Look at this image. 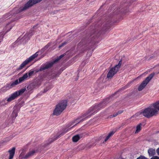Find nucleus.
Listing matches in <instances>:
<instances>
[{
	"label": "nucleus",
	"mask_w": 159,
	"mask_h": 159,
	"mask_svg": "<svg viewBox=\"0 0 159 159\" xmlns=\"http://www.w3.org/2000/svg\"><path fill=\"white\" fill-rule=\"evenodd\" d=\"M19 18H15V20H17L18 19H19Z\"/></svg>",
	"instance_id": "nucleus-37"
},
{
	"label": "nucleus",
	"mask_w": 159,
	"mask_h": 159,
	"mask_svg": "<svg viewBox=\"0 0 159 159\" xmlns=\"http://www.w3.org/2000/svg\"><path fill=\"white\" fill-rule=\"evenodd\" d=\"M126 88H127L128 86L127 85H126Z\"/></svg>",
	"instance_id": "nucleus-39"
},
{
	"label": "nucleus",
	"mask_w": 159,
	"mask_h": 159,
	"mask_svg": "<svg viewBox=\"0 0 159 159\" xmlns=\"http://www.w3.org/2000/svg\"><path fill=\"white\" fill-rule=\"evenodd\" d=\"M156 109L159 111V101L154 103Z\"/></svg>",
	"instance_id": "nucleus-24"
},
{
	"label": "nucleus",
	"mask_w": 159,
	"mask_h": 159,
	"mask_svg": "<svg viewBox=\"0 0 159 159\" xmlns=\"http://www.w3.org/2000/svg\"><path fill=\"white\" fill-rule=\"evenodd\" d=\"M12 28V27H10V28L8 30H7V31L6 32V33H7L8 32L10 31V30Z\"/></svg>",
	"instance_id": "nucleus-35"
},
{
	"label": "nucleus",
	"mask_w": 159,
	"mask_h": 159,
	"mask_svg": "<svg viewBox=\"0 0 159 159\" xmlns=\"http://www.w3.org/2000/svg\"><path fill=\"white\" fill-rule=\"evenodd\" d=\"M15 148L13 147L11 149L9 150L8 152L9 153V156L8 159H12L15 154Z\"/></svg>",
	"instance_id": "nucleus-13"
},
{
	"label": "nucleus",
	"mask_w": 159,
	"mask_h": 159,
	"mask_svg": "<svg viewBox=\"0 0 159 159\" xmlns=\"http://www.w3.org/2000/svg\"><path fill=\"white\" fill-rule=\"evenodd\" d=\"M42 0H30L27 2L23 7L20 8L19 12L28 9L29 7L33 6L34 5L40 2Z\"/></svg>",
	"instance_id": "nucleus-9"
},
{
	"label": "nucleus",
	"mask_w": 159,
	"mask_h": 159,
	"mask_svg": "<svg viewBox=\"0 0 159 159\" xmlns=\"http://www.w3.org/2000/svg\"><path fill=\"white\" fill-rule=\"evenodd\" d=\"M137 159H147L144 157H139Z\"/></svg>",
	"instance_id": "nucleus-32"
},
{
	"label": "nucleus",
	"mask_w": 159,
	"mask_h": 159,
	"mask_svg": "<svg viewBox=\"0 0 159 159\" xmlns=\"http://www.w3.org/2000/svg\"><path fill=\"white\" fill-rule=\"evenodd\" d=\"M57 138H58V137H57V138H56L55 137V138H54L53 139H50V140H49V143H48L47 144H45V146H47L48 145L51 143H52V142H53L55 140H56L57 139Z\"/></svg>",
	"instance_id": "nucleus-26"
},
{
	"label": "nucleus",
	"mask_w": 159,
	"mask_h": 159,
	"mask_svg": "<svg viewBox=\"0 0 159 159\" xmlns=\"http://www.w3.org/2000/svg\"><path fill=\"white\" fill-rule=\"evenodd\" d=\"M10 24H7V25L6 26V28H7L8 27H10Z\"/></svg>",
	"instance_id": "nucleus-34"
},
{
	"label": "nucleus",
	"mask_w": 159,
	"mask_h": 159,
	"mask_svg": "<svg viewBox=\"0 0 159 159\" xmlns=\"http://www.w3.org/2000/svg\"><path fill=\"white\" fill-rule=\"evenodd\" d=\"M34 73V69H32L31 70H30L28 73V76L29 77H30L32 76V75Z\"/></svg>",
	"instance_id": "nucleus-23"
},
{
	"label": "nucleus",
	"mask_w": 159,
	"mask_h": 159,
	"mask_svg": "<svg viewBox=\"0 0 159 159\" xmlns=\"http://www.w3.org/2000/svg\"><path fill=\"white\" fill-rule=\"evenodd\" d=\"M114 132L112 131L110 132L108 134V135L107 136L106 138L104 140V142H106L109 139V138L114 134Z\"/></svg>",
	"instance_id": "nucleus-19"
},
{
	"label": "nucleus",
	"mask_w": 159,
	"mask_h": 159,
	"mask_svg": "<svg viewBox=\"0 0 159 159\" xmlns=\"http://www.w3.org/2000/svg\"><path fill=\"white\" fill-rule=\"evenodd\" d=\"M6 99L3 100L2 101L0 102V106H4L5 105H6L7 104V103L8 102L7 101V103H6Z\"/></svg>",
	"instance_id": "nucleus-25"
},
{
	"label": "nucleus",
	"mask_w": 159,
	"mask_h": 159,
	"mask_svg": "<svg viewBox=\"0 0 159 159\" xmlns=\"http://www.w3.org/2000/svg\"><path fill=\"white\" fill-rule=\"evenodd\" d=\"M151 159H159V157L157 156L152 157Z\"/></svg>",
	"instance_id": "nucleus-30"
},
{
	"label": "nucleus",
	"mask_w": 159,
	"mask_h": 159,
	"mask_svg": "<svg viewBox=\"0 0 159 159\" xmlns=\"http://www.w3.org/2000/svg\"><path fill=\"white\" fill-rule=\"evenodd\" d=\"M142 125V124L141 123H140L138 124L136 127V130L135 131V134H136L139 132L141 129V125Z\"/></svg>",
	"instance_id": "nucleus-18"
},
{
	"label": "nucleus",
	"mask_w": 159,
	"mask_h": 159,
	"mask_svg": "<svg viewBox=\"0 0 159 159\" xmlns=\"http://www.w3.org/2000/svg\"><path fill=\"white\" fill-rule=\"evenodd\" d=\"M60 73H59V74H58V75H60Z\"/></svg>",
	"instance_id": "nucleus-40"
},
{
	"label": "nucleus",
	"mask_w": 159,
	"mask_h": 159,
	"mask_svg": "<svg viewBox=\"0 0 159 159\" xmlns=\"http://www.w3.org/2000/svg\"><path fill=\"white\" fill-rule=\"evenodd\" d=\"M26 90V89L24 88L16 91L12 93L11 95L7 98V101L8 102H10L11 101L14 100L19 96L21 95Z\"/></svg>",
	"instance_id": "nucleus-10"
},
{
	"label": "nucleus",
	"mask_w": 159,
	"mask_h": 159,
	"mask_svg": "<svg viewBox=\"0 0 159 159\" xmlns=\"http://www.w3.org/2000/svg\"><path fill=\"white\" fill-rule=\"evenodd\" d=\"M155 75V73L153 72L151 73L147 77L139 86L138 90L139 91L142 90L152 78Z\"/></svg>",
	"instance_id": "nucleus-7"
},
{
	"label": "nucleus",
	"mask_w": 159,
	"mask_h": 159,
	"mask_svg": "<svg viewBox=\"0 0 159 159\" xmlns=\"http://www.w3.org/2000/svg\"><path fill=\"white\" fill-rule=\"evenodd\" d=\"M114 132L112 131L110 132L108 134V135L107 136L106 138L104 140V142H106L109 139V138L114 134Z\"/></svg>",
	"instance_id": "nucleus-20"
},
{
	"label": "nucleus",
	"mask_w": 159,
	"mask_h": 159,
	"mask_svg": "<svg viewBox=\"0 0 159 159\" xmlns=\"http://www.w3.org/2000/svg\"><path fill=\"white\" fill-rule=\"evenodd\" d=\"M34 27H35V26H33V28H34Z\"/></svg>",
	"instance_id": "nucleus-42"
},
{
	"label": "nucleus",
	"mask_w": 159,
	"mask_h": 159,
	"mask_svg": "<svg viewBox=\"0 0 159 159\" xmlns=\"http://www.w3.org/2000/svg\"><path fill=\"white\" fill-rule=\"evenodd\" d=\"M82 137V136L81 135H80V136L79 134L76 135L73 137V141L74 142H76L81 138Z\"/></svg>",
	"instance_id": "nucleus-16"
},
{
	"label": "nucleus",
	"mask_w": 159,
	"mask_h": 159,
	"mask_svg": "<svg viewBox=\"0 0 159 159\" xmlns=\"http://www.w3.org/2000/svg\"><path fill=\"white\" fill-rule=\"evenodd\" d=\"M18 115V112L16 110H14L11 115V120L10 122L11 123H13L15 121V119Z\"/></svg>",
	"instance_id": "nucleus-12"
},
{
	"label": "nucleus",
	"mask_w": 159,
	"mask_h": 159,
	"mask_svg": "<svg viewBox=\"0 0 159 159\" xmlns=\"http://www.w3.org/2000/svg\"><path fill=\"white\" fill-rule=\"evenodd\" d=\"M28 77V73H26L22 77L19 78L18 80H16L14 82L11 83H9V84L6 85V87L8 89L11 88L18 84L23 82L24 81L26 80Z\"/></svg>",
	"instance_id": "nucleus-6"
},
{
	"label": "nucleus",
	"mask_w": 159,
	"mask_h": 159,
	"mask_svg": "<svg viewBox=\"0 0 159 159\" xmlns=\"http://www.w3.org/2000/svg\"><path fill=\"white\" fill-rule=\"evenodd\" d=\"M117 115H118V113H114L113 115H111L110 116V118H113L114 117H115L116 116H117Z\"/></svg>",
	"instance_id": "nucleus-29"
},
{
	"label": "nucleus",
	"mask_w": 159,
	"mask_h": 159,
	"mask_svg": "<svg viewBox=\"0 0 159 159\" xmlns=\"http://www.w3.org/2000/svg\"><path fill=\"white\" fill-rule=\"evenodd\" d=\"M35 153V151L33 150L27 153L26 155L24 157V158H27L30 157L32 156L34 153Z\"/></svg>",
	"instance_id": "nucleus-17"
},
{
	"label": "nucleus",
	"mask_w": 159,
	"mask_h": 159,
	"mask_svg": "<svg viewBox=\"0 0 159 159\" xmlns=\"http://www.w3.org/2000/svg\"><path fill=\"white\" fill-rule=\"evenodd\" d=\"M122 63V60H121L117 65L110 69L107 75V77L108 79L111 78L117 73Z\"/></svg>",
	"instance_id": "nucleus-5"
},
{
	"label": "nucleus",
	"mask_w": 159,
	"mask_h": 159,
	"mask_svg": "<svg viewBox=\"0 0 159 159\" xmlns=\"http://www.w3.org/2000/svg\"><path fill=\"white\" fill-rule=\"evenodd\" d=\"M67 43V42H64L59 46V48H61Z\"/></svg>",
	"instance_id": "nucleus-28"
},
{
	"label": "nucleus",
	"mask_w": 159,
	"mask_h": 159,
	"mask_svg": "<svg viewBox=\"0 0 159 159\" xmlns=\"http://www.w3.org/2000/svg\"><path fill=\"white\" fill-rule=\"evenodd\" d=\"M70 129H67V130H66V131H65V133H66V132H67Z\"/></svg>",
	"instance_id": "nucleus-38"
},
{
	"label": "nucleus",
	"mask_w": 159,
	"mask_h": 159,
	"mask_svg": "<svg viewBox=\"0 0 159 159\" xmlns=\"http://www.w3.org/2000/svg\"><path fill=\"white\" fill-rule=\"evenodd\" d=\"M57 76V74L56 73H53L52 74L51 76L49 75L48 76L49 77L48 78L49 80H51L52 79H53L54 78L56 77Z\"/></svg>",
	"instance_id": "nucleus-22"
},
{
	"label": "nucleus",
	"mask_w": 159,
	"mask_h": 159,
	"mask_svg": "<svg viewBox=\"0 0 159 159\" xmlns=\"http://www.w3.org/2000/svg\"><path fill=\"white\" fill-rule=\"evenodd\" d=\"M157 110L156 109L154 104L153 103L143 110L141 114L144 116L149 118L155 115L157 113Z\"/></svg>",
	"instance_id": "nucleus-3"
},
{
	"label": "nucleus",
	"mask_w": 159,
	"mask_h": 159,
	"mask_svg": "<svg viewBox=\"0 0 159 159\" xmlns=\"http://www.w3.org/2000/svg\"><path fill=\"white\" fill-rule=\"evenodd\" d=\"M156 151L157 154L159 155V148L157 149Z\"/></svg>",
	"instance_id": "nucleus-33"
},
{
	"label": "nucleus",
	"mask_w": 159,
	"mask_h": 159,
	"mask_svg": "<svg viewBox=\"0 0 159 159\" xmlns=\"http://www.w3.org/2000/svg\"><path fill=\"white\" fill-rule=\"evenodd\" d=\"M148 152L150 156H152L156 154L155 150L152 148H150L148 150Z\"/></svg>",
	"instance_id": "nucleus-15"
},
{
	"label": "nucleus",
	"mask_w": 159,
	"mask_h": 159,
	"mask_svg": "<svg viewBox=\"0 0 159 159\" xmlns=\"http://www.w3.org/2000/svg\"><path fill=\"white\" fill-rule=\"evenodd\" d=\"M151 58V57H150L149 59H150Z\"/></svg>",
	"instance_id": "nucleus-41"
},
{
	"label": "nucleus",
	"mask_w": 159,
	"mask_h": 159,
	"mask_svg": "<svg viewBox=\"0 0 159 159\" xmlns=\"http://www.w3.org/2000/svg\"><path fill=\"white\" fill-rule=\"evenodd\" d=\"M123 111H124V110H120V111H119L117 112V113H118V115L119 114H121L123 112Z\"/></svg>",
	"instance_id": "nucleus-31"
},
{
	"label": "nucleus",
	"mask_w": 159,
	"mask_h": 159,
	"mask_svg": "<svg viewBox=\"0 0 159 159\" xmlns=\"http://www.w3.org/2000/svg\"><path fill=\"white\" fill-rule=\"evenodd\" d=\"M4 36V34L3 33H0V43L2 41Z\"/></svg>",
	"instance_id": "nucleus-27"
},
{
	"label": "nucleus",
	"mask_w": 159,
	"mask_h": 159,
	"mask_svg": "<svg viewBox=\"0 0 159 159\" xmlns=\"http://www.w3.org/2000/svg\"><path fill=\"white\" fill-rule=\"evenodd\" d=\"M108 99V98H106L102 102L91 107L85 113L83 114L81 116L79 117L73 122L74 123H77L70 129L73 128L80 122L83 121L85 120L87 118H89L91 116L94 115L99 111L104 108L107 104Z\"/></svg>",
	"instance_id": "nucleus-2"
},
{
	"label": "nucleus",
	"mask_w": 159,
	"mask_h": 159,
	"mask_svg": "<svg viewBox=\"0 0 159 159\" xmlns=\"http://www.w3.org/2000/svg\"><path fill=\"white\" fill-rule=\"evenodd\" d=\"M67 105V101L63 100L61 101L56 106L53 114L54 115L58 116L66 109Z\"/></svg>",
	"instance_id": "nucleus-4"
},
{
	"label": "nucleus",
	"mask_w": 159,
	"mask_h": 159,
	"mask_svg": "<svg viewBox=\"0 0 159 159\" xmlns=\"http://www.w3.org/2000/svg\"><path fill=\"white\" fill-rule=\"evenodd\" d=\"M114 132L112 131L110 132L108 134V135L107 136L106 138L104 140V142H106L109 139V138L114 134Z\"/></svg>",
	"instance_id": "nucleus-21"
},
{
	"label": "nucleus",
	"mask_w": 159,
	"mask_h": 159,
	"mask_svg": "<svg viewBox=\"0 0 159 159\" xmlns=\"http://www.w3.org/2000/svg\"><path fill=\"white\" fill-rule=\"evenodd\" d=\"M98 23V25H96L93 29L91 28L92 29L91 31L87 33L83 37L79 43L80 46L87 47L89 49L91 48L96 43V39L101 33V30L107 31L111 27L112 22L109 19L101 25L99 24H101L100 21Z\"/></svg>",
	"instance_id": "nucleus-1"
},
{
	"label": "nucleus",
	"mask_w": 159,
	"mask_h": 159,
	"mask_svg": "<svg viewBox=\"0 0 159 159\" xmlns=\"http://www.w3.org/2000/svg\"><path fill=\"white\" fill-rule=\"evenodd\" d=\"M52 64L49 63L48 62H47L44 64H43L40 67L39 69L34 70V73H36L38 72L42 71L44 70L50 68L52 67Z\"/></svg>",
	"instance_id": "nucleus-11"
},
{
	"label": "nucleus",
	"mask_w": 159,
	"mask_h": 159,
	"mask_svg": "<svg viewBox=\"0 0 159 159\" xmlns=\"http://www.w3.org/2000/svg\"><path fill=\"white\" fill-rule=\"evenodd\" d=\"M64 54H62L60 56L57 58L56 59L53 61H48L49 63L52 64V67L53 66V64L56 62H58L64 56Z\"/></svg>",
	"instance_id": "nucleus-14"
},
{
	"label": "nucleus",
	"mask_w": 159,
	"mask_h": 159,
	"mask_svg": "<svg viewBox=\"0 0 159 159\" xmlns=\"http://www.w3.org/2000/svg\"><path fill=\"white\" fill-rule=\"evenodd\" d=\"M128 11L127 10H126L125 11H124V13H125V14H126L127 12Z\"/></svg>",
	"instance_id": "nucleus-36"
},
{
	"label": "nucleus",
	"mask_w": 159,
	"mask_h": 159,
	"mask_svg": "<svg viewBox=\"0 0 159 159\" xmlns=\"http://www.w3.org/2000/svg\"><path fill=\"white\" fill-rule=\"evenodd\" d=\"M38 51L36 52L28 58L26 59L21 64L19 67L17 68V70H19L22 69L26 65L28 64L30 62H31L38 56Z\"/></svg>",
	"instance_id": "nucleus-8"
}]
</instances>
